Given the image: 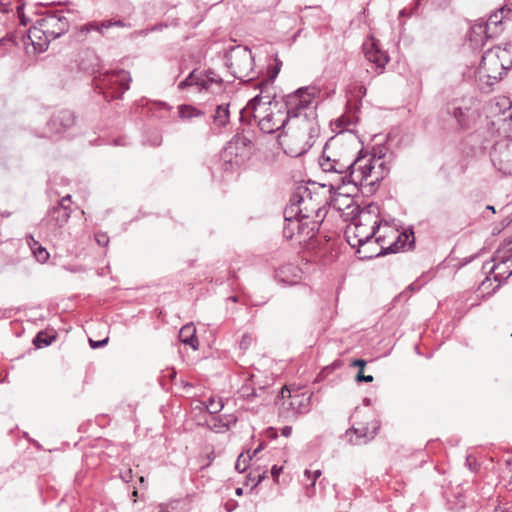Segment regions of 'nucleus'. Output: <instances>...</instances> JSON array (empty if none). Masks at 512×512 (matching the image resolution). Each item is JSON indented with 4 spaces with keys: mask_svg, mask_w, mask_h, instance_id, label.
I'll return each mask as SVG.
<instances>
[{
    "mask_svg": "<svg viewBox=\"0 0 512 512\" xmlns=\"http://www.w3.org/2000/svg\"><path fill=\"white\" fill-rule=\"evenodd\" d=\"M235 494L237 496H242L243 495V488H241V487L236 488Z\"/></svg>",
    "mask_w": 512,
    "mask_h": 512,
    "instance_id": "nucleus-61",
    "label": "nucleus"
},
{
    "mask_svg": "<svg viewBox=\"0 0 512 512\" xmlns=\"http://www.w3.org/2000/svg\"><path fill=\"white\" fill-rule=\"evenodd\" d=\"M121 478L124 482H129L132 479V470L129 469Z\"/></svg>",
    "mask_w": 512,
    "mask_h": 512,
    "instance_id": "nucleus-56",
    "label": "nucleus"
},
{
    "mask_svg": "<svg viewBox=\"0 0 512 512\" xmlns=\"http://www.w3.org/2000/svg\"><path fill=\"white\" fill-rule=\"evenodd\" d=\"M382 239L376 238L375 240H369L366 244H363L360 248L356 249L355 254L359 260H370L373 258L381 257L379 254L378 245Z\"/></svg>",
    "mask_w": 512,
    "mask_h": 512,
    "instance_id": "nucleus-16",
    "label": "nucleus"
},
{
    "mask_svg": "<svg viewBox=\"0 0 512 512\" xmlns=\"http://www.w3.org/2000/svg\"><path fill=\"white\" fill-rule=\"evenodd\" d=\"M76 115L68 109H61L52 114L47 122V128L51 133L60 134L75 125Z\"/></svg>",
    "mask_w": 512,
    "mask_h": 512,
    "instance_id": "nucleus-11",
    "label": "nucleus"
},
{
    "mask_svg": "<svg viewBox=\"0 0 512 512\" xmlns=\"http://www.w3.org/2000/svg\"><path fill=\"white\" fill-rule=\"evenodd\" d=\"M301 193H307L309 199H312V193L309 188L304 184H300L295 188L290 197V205H292V207L299 208L300 204L304 202Z\"/></svg>",
    "mask_w": 512,
    "mask_h": 512,
    "instance_id": "nucleus-23",
    "label": "nucleus"
},
{
    "mask_svg": "<svg viewBox=\"0 0 512 512\" xmlns=\"http://www.w3.org/2000/svg\"><path fill=\"white\" fill-rule=\"evenodd\" d=\"M355 150L356 147L351 148L339 136L331 137L326 142L322 156L319 159V165L326 173L341 175L337 183L329 184V192L331 194L342 195L338 190L346 186L347 183L357 182L355 174L357 173L358 166L362 165L361 162L364 156L362 155L363 149H360L357 157L354 158Z\"/></svg>",
    "mask_w": 512,
    "mask_h": 512,
    "instance_id": "nucleus-1",
    "label": "nucleus"
},
{
    "mask_svg": "<svg viewBox=\"0 0 512 512\" xmlns=\"http://www.w3.org/2000/svg\"><path fill=\"white\" fill-rule=\"evenodd\" d=\"M378 213L379 207L374 203L368 204L359 211V222L355 223L351 228L356 233V237L360 238L361 243L366 244V242L370 240L368 224H371V216L377 215Z\"/></svg>",
    "mask_w": 512,
    "mask_h": 512,
    "instance_id": "nucleus-13",
    "label": "nucleus"
},
{
    "mask_svg": "<svg viewBox=\"0 0 512 512\" xmlns=\"http://www.w3.org/2000/svg\"><path fill=\"white\" fill-rule=\"evenodd\" d=\"M243 453H241L239 456H238V459L236 461V464H235V469L242 473L244 472L246 469H247V462L249 461L248 458L246 459H243Z\"/></svg>",
    "mask_w": 512,
    "mask_h": 512,
    "instance_id": "nucleus-40",
    "label": "nucleus"
},
{
    "mask_svg": "<svg viewBox=\"0 0 512 512\" xmlns=\"http://www.w3.org/2000/svg\"><path fill=\"white\" fill-rule=\"evenodd\" d=\"M282 470H283L282 466H277V465L272 466V468H271L272 477L274 479H277L280 476V474L282 473Z\"/></svg>",
    "mask_w": 512,
    "mask_h": 512,
    "instance_id": "nucleus-48",
    "label": "nucleus"
},
{
    "mask_svg": "<svg viewBox=\"0 0 512 512\" xmlns=\"http://www.w3.org/2000/svg\"><path fill=\"white\" fill-rule=\"evenodd\" d=\"M282 67V61L275 57V65L268 70V77L264 79L262 82L264 83L265 87H270L273 85L274 80L276 79L277 75L279 74Z\"/></svg>",
    "mask_w": 512,
    "mask_h": 512,
    "instance_id": "nucleus-28",
    "label": "nucleus"
},
{
    "mask_svg": "<svg viewBox=\"0 0 512 512\" xmlns=\"http://www.w3.org/2000/svg\"><path fill=\"white\" fill-rule=\"evenodd\" d=\"M33 254L40 263H45L49 259V253L41 245H38L37 248L33 249Z\"/></svg>",
    "mask_w": 512,
    "mask_h": 512,
    "instance_id": "nucleus-34",
    "label": "nucleus"
},
{
    "mask_svg": "<svg viewBox=\"0 0 512 512\" xmlns=\"http://www.w3.org/2000/svg\"><path fill=\"white\" fill-rule=\"evenodd\" d=\"M275 109L276 111L271 110L269 113L258 119V127L262 132L272 134L285 128L280 127V124L286 114L281 115V113H279V107Z\"/></svg>",
    "mask_w": 512,
    "mask_h": 512,
    "instance_id": "nucleus-14",
    "label": "nucleus"
},
{
    "mask_svg": "<svg viewBox=\"0 0 512 512\" xmlns=\"http://www.w3.org/2000/svg\"><path fill=\"white\" fill-rule=\"evenodd\" d=\"M367 430H368L367 428L357 429V428L351 427L346 431V435H349L350 433H354L357 435V438H364V437H366Z\"/></svg>",
    "mask_w": 512,
    "mask_h": 512,
    "instance_id": "nucleus-45",
    "label": "nucleus"
},
{
    "mask_svg": "<svg viewBox=\"0 0 512 512\" xmlns=\"http://www.w3.org/2000/svg\"><path fill=\"white\" fill-rule=\"evenodd\" d=\"M240 392H241V396L248 401H252L255 397L260 396V394L258 393V390L256 388H254V387L250 388L248 385L242 386Z\"/></svg>",
    "mask_w": 512,
    "mask_h": 512,
    "instance_id": "nucleus-33",
    "label": "nucleus"
},
{
    "mask_svg": "<svg viewBox=\"0 0 512 512\" xmlns=\"http://www.w3.org/2000/svg\"><path fill=\"white\" fill-rule=\"evenodd\" d=\"M178 113L181 119H191L193 117L204 115L203 111L189 104L180 105L178 107Z\"/></svg>",
    "mask_w": 512,
    "mask_h": 512,
    "instance_id": "nucleus-26",
    "label": "nucleus"
},
{
    "mask_svg": "<svg viewBox=\"0 0 512 512\" xmlns=\"http://www.w3.org/2000/svg\"><path fill=\"white\" fill-rule=\"evenodd\" d=\"M252 141L243 133H236L232 139L226 144L223 151L225 157L233 156L236 158V163H244L250 158Z\"/></svg>",
    "mask_w": 512,
    "mask_h": 512,
    "instance_id": "nucleus-9",
    "label": "nucleus"
},
{
    "mask_svg": "<svg viewBox=\"0 0 512 512\" xmlns=\"http://www.w3.org/2000/svg\"><path fill=\"white\" fill-rule=\"evenodd\" d=\"M108 341H109L108 337H106V338H104L102 340H98V341L93 340V339L90 338L89 339V345H90V347L92 349H98V348H102V347L106 346Z\"/></svg>",
    "mask_w": 512,
    "mask_h": 512,
    "instance_id": "nucleus-43",
    "label": "nucleus"
},
{
    "mask_svg": "<svg viewBox=\"0 0 512 512\" xmlns=\"http://www.w3.org/2000/svg\"><path fill=\"white\" fill-rule=\"evenodd\" d=\"M321 476V470H315L314 472H311L310 470L304 471V477L306 480H311V486H314L316 483V480Z\"/></svg>",
    "mask_w": 512,
    "mask_h": 512,
    "instance_id": "nucleus-38",
    "label": "nucleus"
},
{
    "mask_svg": "<svg viewBox=\"0 0 512 512\" xmlns=\"http://www.w3.org/2000/svg\"><path fill=\"white\" fill-rule=\"evenodd\" d=\"M498 169L505 175H512V140L500 152Z\"/></svg>",
    "mask_w": 512,
    "mask_h": 512,
    "instance_id": "nucleus-20",
    "label": "nucleus"
},
{
    "mask_svg": "<svg viewBox=\"0 0 512 512\" xmlns=\"http://www.w3.org/2000/svg\"><path fill=\"white\" fill-rule=\"evenodd\" d=\"M364 370H359L355 376V380L356 382H366V383H371L374 378L372 375H365L363 373Z\"/></svg>",
    "mask_w": 512,
    "mask_h": 512,
    "instance_id": "nucleus-41",
    "label": "nucleus"
},
{
    "mask_svg": "<svg viewBox=\"0 0 512 512\" xmlns=\"http://www.w3.org/2000/svg\"><path fill=\"white\" fill-rule=\"evenodd\" d=\"M250 341H251V337L249 335H243L242 339H241V342H240L241 348H245L246 349L249 346Z\"/></svg>",
    "mask_w": 512,
    "mask_h": 512,
    "instance_id": "nucleus-51",
    "label": "nucleus"
},
{
    "mask_svg": "<svg viewBox=\"0 0 512 512\" xmlns=\"http://www.w3.org/2000/svg\"><path fill=\"white\" fill-rule=\"evenodd\" d=\"M303 210L300 208L292 207L289 204L284 210V223H286V218L298 219L300 216H303Z\"/></svg>",
    "mask_w": 512,
    "mask_h": 512,
    "instance_id": "nucleus-32",
    "label": "nucleus"
},
{
    "mask_svg": "<svg viewBox=\"0 0 512 512\" xmlns=\"http://www.w3.org/2000/svg\"><path fill=\"white\" fill-rule=\"evenodd\" d=\"M465 464L469 468V470H471L472 472L477 471V469L480 466L478 464V462L476 461V459L473 458L471 455H467Z\"/></svg>",
    "mask_w": 512,
    "mask_h": 512,
    "instance_id": "nucleus-42",
    "label": "nucleus"
},
{
    "mask_svg": "<svg viewBox=\"0 0 512 512\" xmlns=\"http://www.w3.org/2000/svg\"><path fill=\"white\" fill-rule=\"evenodd\" d=\"M292 433V427L291 426H284L282 429H281V434L284 436V437H289Z\"/></svg>",
    "mask_w": 512,
    "mask_h": 512,
    "instance_id": "nucleus-55",
    "label": "nucleus"
},
{
    "mask_svg": "<svg viewBox=\"0 0 512 512\" xmlns=\"http://www.w3.org/2000/svg\"><path fill=\"white\" fill-rule=\"evenodd\" d=\"M473 112L470 108L453 107L452 115L462 129L470 127Z\"/></svg>",
    "mask_w": 512,
    "mask_h": 512,
    "instance_id": "nucleus-21",
    "label": "nucleus"
},
{
    "mask_svg": "<svg viewBox=\"0 0 512 512\" xmlns=\"http://www.w3.org/2000/svg\"><path fill=\"white\" fill-rule=\"evenodd\" d=\"M205 76H206V78L202 77V82H207L205 90H208L210 88L211 84H213V83L218 84L219 86H221L223 83L222 78L217 76L211 69H208L205 72Z\"/></svg>",
    "mask_w": 512,
    "mask_h": 512,
    "instance_id": "nucleus-31",
    "label": "nucleus"
},
{
    "mask_svg": "<svg viewBox=\"0 0 512 512\" xmlns=\"http://www.w3.org/2000/svg\"><path fill=\"white\" fill-rule=\"evenodd\" d=\"M179 338L183 344L189 345L195 351L198 350L199 342L196 336V328L193 323L186 324L180 329Z\"/></svg>",
    "mask_w": 512,
    "mask_h": 512,
    "instance_id": "nucleus-18",
    "label": "nucleus"
},
{
    "mask_svg": "<svg viewBox=\"0 0 512 512\" xmlns=\"http://www.w3.org/2000/svg\"><path fill=\"white\" fill-rule=\"evenodd\" d=\"M510 12L511 9L503 6L491 13L486 22L472 26L470 41H475L473 38L474 35L481 36L484 34L485 38L488 39L499 34L501 32L500 25L502 24L503 19L506 17L505 14H509Z\"/></svg>",
    "mask_w": 512,
    "mask_h": 512,
    "instance_id": "nucleus-8",
    "label": "nucleus"
},
{
    "mask_svg": "<svg viewBox=\"0 0 512 512\" xmlns=\"http://www.w3.org/2000/svg\"><path fill=\"white\" fill-rule=\"evenodd\" d=\"M363 404H364L365 406H370V405H371V399H370V398H367V397H366V398H364V399H363Z\"/></svg>",
    "mask_w": 512,
    "mask_h": 512,
    "instance_id": "nucleus-62",
    "label": "nucleus"
},
{
    "mask_svg": "<svg viewBox=\"0 0 512 512\" xmlns=\"http://www.w3.org/2000/svg\"><path fill=\"white\" fill-rule=\"evenodd\" d=\"M72 209L69 205L57 203L52 206L46 215L47 221L57 228H62L71 217Z\"/></svg>",
    "mask_w": 512,
    "mask_h": 512,
    "instance_id": "nucleus-15",
    "label": "nucleus"
},
{
    "mask_svg": "<svg viewBox=\"0 0 512 512\" xmlns=\"http://www.w3.org/2000/svg\"><path fill=\"white\" fill-rule=\"evenodd\" d=\"M223 408V403L221 400L219 401H215L214 399H210L209 400V403L207 405V409L209 411V413L211 414H216L218 412H220Z\"/></svg>",
    "mask_w": 512,
    "mask_h": 512,
    "instance_id": "nucleus-36",
    "label": "nucleus"
},
{
    "mask_svg": "<svg viewBox=\"0 0 512 512\" xmlns=\"http://www.w3.org/2000/svg\"><path fill=\"white\" fill-rule=\"evenodd\" d=\"M17 13H18L20 24L23 26H27L29 23V19L21 12L20 7H18V9H17Z\"/></svg>",
    "mask_w": 512,
    "mask_h": 512,
    "instance_id": "nucleus-49",
    "label": "nucleus"
},
{
    "mask_svg": "<svg viewBox=\"0 0 512 512\" xmlns=\"http://www.w3.org/2000/svg\"><path fill=\"white\" fill-rule=\"evenodd\" d=\"M371 223H372L371 226L368 225V230H369V234L368 235L370 236V240L373 239V237L375 236V234L378 232V230L380 228V222L379 221H377V220L372 221L371 220Z\"/></svg>",
    "mask_w": 512,
    "mask_h": 512,
    "instance_id": "nucleus-44",
    "label": "nucleus"
},
{
    "mask_svg": "<svg viewBox=\"0 0 512 512\" xmlns=\"http://www.w3.org/2000/svg\"><path fill=\"white\" fill-rule=\"evenodd\" d=\"M320 93L315 86L300 87L284 97L280 105L279 113L285 115L280 127H285L290 118L304 116L306 119L316 118V106L311 107L313 100Z\"/></svg>",
    "mask_w": 512,
    "mask_h": 512,
    "instance_id": "nucleus-4",
    "label": "nucleus"
},
{
    "mask_svg": "<svg viewBox=\"0 0 512 512\" xmlns=\"http://www.w3.org/2000/svg\"><path fill=\"white\" fill-rule=\"evenodd\" d=\"M504 512H512V504L506 507H502Z\"/></svg>",
    "mask_w": 512,
    "mask_h": 512,
    "instance_id": "nucleus-64",
    "label": "nucleus"
},
{
    "mask_svg": "<svg viewBox=\"0 0 512 512\" xmlns=\"http://www.w3.org/2000/svg\"><path fill=\"white\" fill-rule=\"evenodd\" d=\"M291 392L290 390L285 386L283 387L281 390H280V393L279 395H277V399L279 398H282V399H285V398H291Z\"/></svg>",
    "mask_w": 512,
    "mask_h": 512,
    "instance_id": "nucleus-50",
    "label": "nucleus"
},
{
    "mask_svg": "<svg viewBox=\"0 0 512 512\" xmlns=\"http://www.w3.org/2000/svg\"><path fill=\"white\" fill-rule=\"evenodd\" d=\"M36 23L38 27H33L29 33L37 37V33L41 32L48 42L59 38L69 30V21L62 14H46L38 19Z\"/></svg>",
    "mask_w": 512,
    "mask_h": 512,
    "instance_id": "nucleus-6",
    "label": "nucleus"
},
{
    "mask_svg": "<svg viewBox=\"0 0 512 512\" xmlns=\"http://www.w3.org/2000/svg\"><path fill=\"white\" fill-rule=\"evenodd\" d=\"M512 67V43L498 45L484 51L478 67L480 79L487 78V84L500 81Z\"/></svg>",
    "mask_w": 512,
    "mask_h": 512,
    "instance_id": "nucleus-3",
    "label": "nucleus"
},
{
    "mask_svg": "<svg viewBox=\"0 0 512 512\" xmlns=\"http://www.w3.org/2000/svg\"><path fill=\"white\" fill-rule=\"evenodd\" d=\"M309 216L303 214L298 219L286 218V223L283 226V236L290 240L295 235L301 238L303 241L311 239L315 236V231L318 229L316 221H307Z\"/></svg>",
    "mask_w": 512,
    "mask_h": 512,
    "instance_id": "nucleus-7",
    "label": "nucleus"
},
{
    "mask_svg": "<svg viewBox=\"0 0 512 512\" xmlns=\"http://www.w3.org/2000/svg\"><path fill=\"white\" fill-rule=\"evenodd\" d=\"M256 88L260 89V93L254 96L252 99L249 100L246 107L241 110V119L243 118V114L245 112H251L253 114V118L255 120L258 119V115L256 114V111L259 106L264 105V100L262 97V93L266 92V89L268 87L264 86L263 82H260L258 85H256Z\"/></svg>",
    "mask_w": 512,
    "mask_h": 512,
    "instance_id": "nucleus-19",
    "label": "nucleus"
},
{
    "mask_svg": "<svg viewBox=\"0 0 512 512\" xmlns=\"http://www.w3.org/2000/svg\"><path fill=\"white\" fill-rule=\"evenodd\" d=\"M266 478V471L262 473H258L253 475L252 473H249L247 476L248 481H254L253 487H256L258 484H260L264 479Z\"/></svg>",
    "mask_w": 512,
    "mask_h": 512,
    "instance_id": "nucleus-39",
    "label": "nucleus"
},
{
    "mask_svg": "<svg viewBox=\"0 0 512 512\" xmlns=\"http://www.w3.org/2000/svg\"><path fill=\"white\" fill-rule=\"evenodd\" d=\"M107 26H110V28L114 26L124 27L125 23L122 20H108Z\"/></svg>",
    "mask_w": 512,
    "mask_h": 512,
    "instance_id": "nucleus-52",
    "label": "nucleus"
},
{
    "mask_svg": "<svg viewBox=\"0 0 512 512\" xmlns=\"http://www.w3.org/2000/svg\"><path fill=\"white\" fill-rule=\"evenodd\" d=\"M345 239L347 243L352 248H360L364 243H361L360 238L356 237V233L353 231L351 227H348L344 232Z\"/></svg>",
    "mask_w": 512,
    "mask_h": 512,
    "instance_id": "nucleus-30",
    "label": "nucleus"
},
{
    "mask_svg": "<svg viewBox=\"0 0 512 512\" xmlns=\"http://www.w3.org/2000/svg\"><path fill=\"white\" fill-rule=\"evenodd\" d=\"M410 240H411V237L409 238V240H405V238H402V241L400 242L401 247H403V249H405L407 247V249L409 250Z\"/></svg>",
    "mask_w": 512,
    "mask_h": 512,
    "instance_id": "nucleus-59",
    "label": "nucleus"
},
{
    "mask_svg": "<svg viewBox=\"0 0 512 512\" xmlns=\"http://www.w3.org/2000/svg\"><path fill=\"white\" fill-rule=\"evenodd\" d=\"M317 132H318V131H317V129H316L315 127H310V128H309V137H310V138H313L314 136H316V135H317Z\"/></svg>",
    "mask_w": 512,
    "mask_h": 512,
    "instance_id": "nucleus-60",
    "label": "nucleus"
},
{
    "mask_svg": "<svg viewBox=\"0 0 512 512\" xmlns=\"http://www.w3.org/2000/svg\"><path fill=\"white\" fill-rule=\"evenodd\" d=\"M100 66V58L94 50L86 49L81 52L78 59L79 69L88 74L98 73L94 77L95 90L107 101L120 99L129 89V83L132 80L130 73L125 70L102 73Z\"/></svg>",
    "mask_w": 512,
    "mask_h": 512,
    "instance_id": "nucleus-2",
    "label": "nucleus"
},
{
    "mask_svg": "<svg viewBox=\"0 0 512 512\" xmlns=\"http://www.w3.org/2000/svg\"><path fill=\"white\" fill-rule=\"evenodd\" d=\"M98 27H99V25H98L97 21H91V22H88V23L82 25L79 32L81 35L85 36L90 31H96V29H98Z\"/></svg>",
    "mask_w": 512,
    "mask_h": 512,
    "instance_id": "nucleus-37",
    "label": "nucleus"
},
{
    "mask_svg": "<svg viewBox=\"0 0 512 512\" xmlns=\"http://www.w3.org/2000/svg\"><path fill=\"white\" fill-rule=\"evenodd\" d=\"M373 168L372 159H367L366 163L358 166L357 173L355 174L357 182L347 183V185H352V189L355 191L361 190L362 194H374L378 189V182L380 179L379 177H376L374 180L367 182L368 177L371 176Z\"/></svg>",
    "mask_w": 512,
    "mask_h": 512,
    "instance_id": "nucleus-10",
    "label": "nucleus"
},
{
    "mask_svg": "<svg viewBox=\"0 0 512 512\" xmlns=\"http://www.w3.org/2000/svg\"><path fill=\"white\" fill-rule=\"evenodd\" d=\"M221 169L227 173L232 172L235 168L240 167L243 163H236V158L233 156L225 157V151L222 150L220 154Z\"/></svg>",
    "mask_w": 512,
    "mask_h": 512,
    "instance_id": "nucleus-27",
    "label": "nucleus"
},
{
    "mask_svg": "<svg viewBox=\"0 0 512 512\" xmlns=\"http://www.w3.org/2000/svg\"><path fill=\"white\" fill-rule=\"evenodd\" d=\"M95 239L100 246H107L109 243V237L105 233L96 234Z\"/></svg>",
    "mask_w": 512,
    "mask_h": 512,
    "instance_id": "nucleus-46",
    "label": "nucleus"
},
{
    "mask_svg": "<svg viewBox=\"0 0 512 512\" xmlns=\"http://www.w3.org/2000/svg\"><path fill=\"white\" fill-rule=\"evenodd\" d=\"M363 51L366 59L375 64L377 74L383 73L386 64L389 62V56L385 51L381 50L378 41L373 36H371L369 42L363 44Z\"/></svg>",
    "mask_w": 512,
    "mask_h": 512,
    "instance_id": "nucleus-12",
    "label": "nucleus"
},
{
    "mask_svg": "<svg viewBox=\"0 0 512 512\" xmlns=\"http://www.w3.org/2000/svg\"><path fill=\"white\" fill-rule=\"evenodd\" d=\"M206 84L207 82H202V76L197 74L196 69H194L178 84V89L185 90L191 86H199L200 90H203L206 89Z\"/></svg>",
    "mask_w": 512,
    "mask_h": 512,
    "instance_id": "nucleus-22",
    "label": "nucleus"
},
{
    "mask_svg": "<svg viewBox=\"0 0 512 512\" xmlns=\"http://www.w3.org/2000/svg\"><path fill=\"white\" fill-rule=\"evenodd\" d=\"M304 399L300 397L299 395L291 396L289 398V401H283L282 405L283 407H286L287 409L295 410L296 413L301 412V407L303 405Z\"/></svg>",
    "mask_w": 512,
    "mask_h": 512,
    "instance_id": "nucleus-29",
    "label": "nucleus"
},
{
    "mask_svg": "<svg viewBox=\"0 0 512 512\" xmlns=\"http://www.w3.org/2000/svg\"><path fill=\"white\" fill-rule=\"evenodd\" d=\"M71 202V195H66L62 197L57 203H62L63 205H68L67 203Z\"/></svg>",
    "mask_w": 512,
    "mask_h": 512,
    "instance_id": "nucleus-58",
    "label": "nucleus"
},
{
    "mask_svg": "<svg viewBox=\"0 0 512 512\" xmlns=\"http://www.w3.org/2000/svg\"><path fill=\"white\" fill-rule=\"evenodd\" d=\"M410 237H411V240L409 242V250H412L415 247V237H414L413 230L410 229L408 231H404L401 234H399V236L397 237V240L394 241L388 247H386V248L381 247L379 249V254H382V256H385L387 254L399 252L401 249H403V247H401V245H400L402 238H405V240H409Z\"/></svg>",
    "mask_w": 512,
    "mask_h": 512,
    "instance_id": "nucleus-17",
    "label": "nucleus"
},
{
    "mask_svg": "<svg viewBox=\"0 0 512 512\" xmlns=\"http://www.w3.org/2000/svg\"><path fill=\"white\" fill-rule=\"evenodd\" d=\"M267 437L275 439L277 438V431L273 427H269L266 431Z\"/></svg>",
    "mask_w": 512,
    "mask_h": 512,
    "instance_id": "nucleus-54",
    "label": "nucleus"
},
{
    "mask_svg": "<svg viewBox=\"0 0 512 512\" xmlns=\"http://www.w3.org/2000/svg\"><path fill=\"white\" fill-rule=\"evenodd\" d=\"M268 89H269V87L266 89L265 93H262L264 105H269L273 108H277V107L280 108L281 103L274 101V99L276 97L275 93L274 94L269 93Z\"/></svg>",
    "mask_w": 512,
    "mask_h": 512,
    "instance_id": "nucleus-35",
    "label": "nucleus"
},
{
    "mask_svg": "<svg viewBox=\"0 0 512 512\" xmlns=\"http://www.w3.org/2000/svg\"><path fill=\"white\" fill-rule=\"evenodd\" d=\"M152 512H168V511L166 509H164L163 507H157Z\"/></svg>",
    "mask_w": 512,
    "mask_h": 512,
    "instance_id": "nucleus-63",
    "label": "nucleus"
},
{
    "mask_svg": "<svg viewBox=\"0 0 512 512\" xmlns=\"http://www.w3.org/2000/svg\"><path fill=\"white\" fill-rule=\"evenodd\" d=\"M56 339V334L49 335L45 331H39L33 339V344L40 349L51 345Z\"/></svg>",
    "mask_w": 512,
    "mask_h": 512,
    "instance_id": "nucleus-25",
    "label": "nucleus"
},
{
    "mask_svg": "<svg viewBox=\"0 0 512 512\" xmlns=\"http://www.w3.org/2000/svg\"><path fill=\"white\" fill-rule=\"evenodd\" d=\"M367 364V361L364 359H355L351 362V367H358L359 370H364L365 366Z\"/></svg>",
    "mask_w": 512,
    "mask_h": 512,
    "instance_id": "nucleus-47",
    "label": "nucleus"
},
{
    "mask_svg": "<svg viewBox=\"0 0 512 512\" xmlns=\"http://www.w3.org/2000/svg\"><path fill=\"white\" fill-rule=\"evenodd\" d=\"M229 116L230 113L228 105H218L213 116L214 123L217 124L219 127H225L226 124L229 122Z\"/></svg>",
    "mask_w": 512,
    "mask_h": 512,
    "instance_id": "nucleus-24",
    "label": "nucleus"
},
{
    "mask_svg": "<svg viewBox=\"0 0 512 512\" xmlns=\"http://www.w3.org/2000/svg\"><path fill=\"white\" fill-rule=\"evenodd\" d=\"M225 60L226 66L233 76L239 80H243L253 72L254 57L247 46L237 45L232 47L225 54Z\"/></svg>",
    "mask_w": 512,
    "mask_h": 512,
    "instance_id": "nucleus-5",
    "label": "nucleus"
},
{
    "mask_svg": "<svg viewBox=\"0 0 512 512\" xmlns=\"http://www.w3.org/2000/svg\"><path fill=\"white\" fill-rule=\"evenodd\" d=\"M264 448V445L261 443L252 453V455H248V460H251L253 457H255L262 449Z\"/></svg>",
    "mask_w": 512,
    "mask_h": 512,
    "instance_id": "nucleus-57",
    "label": "nucleus"
},
{
    "mask_svg": "<svg viewBox=\"0 0 512 512\" xmlns=\"http://www.w3.org/2000/svg\"><path fill=\"white\" fill-rule=\"evenodd\" d=\"M107 24H108V20L98 22L99 27H98V29H96V31H98L99 33H103L104 29L110 28V26H107Z\"/></svg>",
    "mask_w": 512,
    "mask_h": 512,
    "instance_id": "nucleus-53",
    "label": "nucleus"
}]
</instances>
